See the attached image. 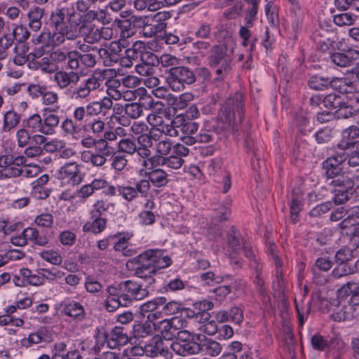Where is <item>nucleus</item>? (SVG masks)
I'll use <instances>...</instances> for the list:
<instances>
[{
  "mask_svg": "<svg viewBox=\"0 0 359 359\" xmlns=\"http://www.w3.org/2000/svg\"><path fill=\"white\" fill-rule=\"evenodd\" d=\"M106 13L104 10H90L81 14L74 8L60 6L52 11L50 25L53 30L43 29L36 37V42L45 46L56 47L66 41H74L78 38L77 32L85 30L86 27H95L93 23L95 20L104 22Z\"/></svg>",
  "mask_w": 359,
  "mask_h": 359,
  "instance_id": "obj_1",
  "label": "nucleus"
},
{
  "mask_svg": "<svg viewBox=\"0 0 359 359\" xmlns=\"http://www.w3.org/2000/svg\"><path fill=\"white\" fill-rule=\"evenodd\" d=\"M135 260L138 266L135 274L141 278H150L157 269L167 268L172 264L170 257L158 249L147 250L139 255Z\"/></svg>",
  "mask_w": 359,
  "mask_h": 359,
  "instance_id": "obj_2",
  "label": "nucleus"
},
{
  "mask_svg": "<svg viewBox=\"0 0 359 359\" xmlns=\"http://www.w3.org/2000/svg\"><path fill=\"white\" fill-rule=\"evenodd\" d=\"M109 71L95 69L91 75L83 80L76 87H71L65 94L73 100L87 99L90 93L97 90L103 89V83Z\"/></svg>",
  "mask_w": 359,
  "mask_h": 359,
  "instance_id": "obj_3",
  "label": "nucleus"
},
{
  "mask_svg": "<svg viewBox=\"0 0 359 359\" xmlns=\"http://www.w3.org/2000/svg\"><path fill=\"white\" fill-rule=\"evenodd\" d=\"M232 62V55L228 53L226 46L218 45L212 48L208 63L215 72L217 80H223L231 72Z\"/></svg>",
  "mask_w": 359,
  "mask_h": 359,
  "instance_id": "obj_4",
  "label": "nucleus"
},
{
  "mask_svg": "<svg viewBox=\"0 0 359 359\" xmlns=\"http://www.w3.org/2000/svg\"><path fill=\"white\" fill-rule=\"evenodd\" d=\"M170 349L180 355L182 354V347L179 343L165 341L161 336L156 334L144 345V349L138 350L142 351L149 357H156L160 355L165 357V359H172V353Z\"/></svg>",
  "mask_w": 359,
  "mask_h": 359,
  "instance_id": "obj_5",
  "label": "nucleus"
},
{
  "mask_svg": "<svg viewBox=\"0 0 359 359\" xmlns=\"http://www.w3.org/2000/svg\"><path fill=\"white\" fill-rule=\"evenodd\" d=\"M196 80L194 73L185 67H172L169 70L167 82L174 91H180L185 85H190Z\"/></svg>",
  "mask_w": 359,
  "mask_h": 359,
  "instance_id": "obj_6",
  "label": "nucleus"
},
{
  "mask_svg": "<svg viewBox=\"0 0 359 359\" xmlns=\"http://www.w3.org/2000/svg\"><path fill=\"white\" fill-rule=\"evenodd\" d=\"M171 18V15L169 12L160 11L151 16L144 17H132L133 18V22L137 26L144 27V29L147 27H150V36L155 34L157 32L164 30L166 27V23L165 22L167 20Z\"/></svg>",
  "mask_w": 359,
  "mask_h": 359,
  "instance_id": "obj_7",
  "label": "nucleus"
},
{
  "mask_svg": "<svg viewBox=\"0 0 359 359\" xmlns=\"http://www.w3.org/2000/svg\"><path fill=\"white\" fill-rule=\"evenodd\" d=\"M229 253L235 264H240V257L244 255L245 257L252 259L255 257L254 251L250 244L241 241L234 232L229 233L228 237Z\"/></svg>",
  "mask_w": 359,
  "mask_h": 359,
  "instance_id": "obj_8",
  "label": "nucleus"
},
{
  "mask_svg": "<svg viewBox=\"0 0 359 359\" xmlns=\"http://www.w3.org/2000/svg\"><path fill=\"white\" fill-rule=\"evenodd\" d=\"M151 188L149 182L142 179L135 183L133 187L130 184H121L118 196L128 202H131L137 198L138 194L141 196H147Z\"/></svg>",
  "mask_w": 359,
  "mask_h": 359,
  "instance_id": "obj_9",
  "label": "nucleus"
},
{
  "mask_svg": "<svg viewBox=\"0 0 359 359\" xmlns=\"http://www.w3.org/2000/svg\"><path fill=\"white\" fill-rule=\"evenodd\" d=\"M329 184L334 187V202L336 203L341 204L348 200V192L353 187V182L351 177L341 173L339 176L332 179Z\"/></svg>",
  "mask_w": 359,
  "mask_h": 359,
  "instance_id": "obj_10",
  "label": "nucleus"
},
{
  "mask_svg": "<svg viewBox=\"0 0 359 359\" xmlns=\"http://www.w3.org/2000/svg\"><path fill=\"white\" fill-rule=\"evenodd\" d=\"M243 95L236 93L233 97H229L222 107V116L224 121L231 123L236 118V113L239 118L243 116Z\"/></svg>",
  "mask_w": 359,
  "mask_h": 359,
  "instance_id": "obj_11",
  "label": "nucleus"
},
{
  "mask_svg": "<svg viewBox=\"0 0 359 359\" xmlns=\"http://www.w3.org/2000/svg\"><path fill=\"white\" fill-rule=\"evenodd\" d=\"M147 123L156 131L170 137H177L176 130L173 128L172 120L163 116L161 113L153 112L147 117Z\"/></svg>",
  "mask_w": 359,
  "mask_h": 359,
  "instance_id": "obj_12",
  "label": "nucleus"
},
{
  "mask_svg": "<svg viewBox=\"0 0 359 359\" xmlns=\"http://www.w3.org/2000/svg\"><path fill=\"white\" fill-rule=\"evenodd\" d=\"M80 170L81 166L76 162H67L57 170V176L74 186L79 185L83 180Z\"/></svg>",
  "mask_w": 359,
  "mask_h": 359,
  "instance_id": "obj_13",
  "label": "nucleus"
},
{
  "mask_svg": "<svg viewBox=\"0 0 359 359\" xmlns=\"http://www.w3.org/2000/svg\"><path fill=\"white\" fill-rule=\"evenodd\" d=\"M346 160L344 154H337L328 157L323 163V168L327 179L332 180L343 173V164Z\"/></svg>",
  "mask_w": 359,
  "mask_h": 359,
  "instance_id": "obj_14",
  "label": "nucleus"
},
{
  "mask_svg": "<svg viewBox=\"0 0 359 359\" xmlns=\"http://www.w3.org/2000/svg\"><path fill=\"white\" fill-rule=\"evenodd\" d=\"M78 38L83 37V41L90 44L99 42L102 39L109 40L113 34L112 29L109 27H86L85 30L77 32Z\"/></svg>",
  "mask_w": 359,
  "mask_h": 359,
  "instance_id": "obj_15",
  "label": "nucleus"
},
{
  "mask_svg": "<svg viewBox=\"0 0 359 359\" xmlns=\"http://www.w3.org/2000/svg\"><path fill=\"white\" fill-rule=\"evenodd\" d=\"M50 57L55 64L65 63L67 69L77 70L79 55L76 50L65 51L62 49H57L52 52Z\"/></svg>",
  "mask_w": 359,
  "mask_h": 359,
  "instance_id": "obj_16",
  "label": "nucleus"
},
{
  "mask_svg": "<svg viewBox=\"0 0 359 359\" xmlns=\"http://www.w3.org/2000/svg\"><path fill=\"white\" fill-rule=\"evenodd\" d=\"M121 288H122V295H126L128 297V305L132 301L141 300L147 297L149 292L146 288H143L142 285L132 280H126L121 283Z\"/></svg>",
  "mask_w": 359,
  "mask_h": 359,
  "instance_id": "obj_17",
  "label": "nucleus"
},
{
  "mask_svg": "<svg viewBox=\"0 0 359 359\" xmlns=\"http://www.w3.org/2000/svg\"><path fill=\"white\" fill-rule=\"evenodd\" d=\"M76 70L69 72L65 70L57 71L53 78V82L60 90H67L76 85L80 80V75Z\"/></svg>",
  "mask_w": 359,
  "mask_h": 359,
  "instance_id": "obj_18",
  "label": "nucleus"
},
{
  "mask_svg": "<svg viewBox=\"0 0 359 359\" xmlns=\"http://www.w3.org/2000/svg\"><path fill=\"white\" fill-rule=\"evenodd\" d=\"M100 71H109L106 78L104 79V85L106 86V93L108 96L117 101L121 100V91H123V86L121 80L114 78L116 72L112 69H100Z\"/></svg>",
  "mask_w": 359,
  "mask_h": 359,
  "instance_id": "obj_19",
  "label": "nucleus"
},
{
  "mask_svg": "<svg viewBox=\"0 0 359 359\" xmlns=\"http://www.w3.org/2000/svg\"><path fill=\"white\" fill-rule=\"evenodd\" d=\"M60 107V105H56L55 107H46L43 109V135H52L55 133V128L60 123V117L54 112L57 111Z\"/></svg>",
  "mask_w": 359,
  "mask_h": 359,
  "instance_id": "obj_20",
  "label": "nucleus"
},
{
  "mask_svg": "<svg viewBox=\"0 0 359 359\" xmlns=\"http://www.w3.org/2000/svg\"><path fill=\"white\" fill-rule=\"evenodd\" d=\"M157 134L149 130V133L137 137V155L141 158H147L151 155V149L157 142Z\"/></svg>",
  "mask_w": 359,
  "mask_h": 359,
  "instance_id": "obj_21",
  "label": "nucleus"
},
{
  "mask_svg": "<svg viewBox=\"0 0 359 359\" xmlns=\"http://www.w3.org/2000/svg\"><path fill=\"white\" fill-rule=\"evenodd\" d=\"M142 62L135 66V71L141 76H151L154 74V67L158 64L156 55L146 52L141 56Z\"/></svg>",
  "mask_w": 359,
  "mask_h": 359,
  "instance_id": "obj_22",
  "label": "nucleus"
},
{
  "mask_svg": "<svg viewBox=\"0 0 359 359\" xmlns=\"http://www.w3.org/2000/svg\"><path fill=\"white\" fill-rule=\"evenodd\" d=\"M20 176V167L13 163L11 155L0 156V180L17 177Z\"/></svg>",
  "mask_w": 359,
  "mask_h": 359,
  "instance_id": "obj_23",
  "label": "nucleus"
},
{
  "mask_svg": "<svg viewBox=\"0 0 359 359\" xmlns=\"http://www.w3.org/2000/svg\"><path fill=\"white\" fill-rule=\"evenodd\" d=\"M65 315L81 320L85 318L86 312L83 305L74 300H65L60 304Z\"/></svg>",
  "mask_w": 359,
  "mask_h": 359,
  "instance_id": "obj_24",
  "label": "nucleus"
},
{
  "mask_svg": "<svg viewBox=\"0 0 359 359\" xmlns=\"http://www.w3.org/2000/svg\"><path fill=\"white\" fill-rule=\"evenodd\" d=\"M107 334V346L111 349L125 346L129 341V337L122 327H114Z\"/></svg>",
  "mask_w": 359,
  "mask_h": 359,
  "instance_id": "obj_25",
  "label": "nucleus"
},
{
  "mask_svg": "<svg viewBox=\"0 0 359 359\" xmlns=\"http://www.w3.org/2000/svg\"><path fill=\"white\" fill-rule=\"evenodd\" d=\"M197 349L203 355L216 357L221 353L222 346L218 341L204 337L203 339H200V342L197 345Z\"/></svg>",
  "mask_w": 359,
  "mask_h": 359,
  "instance_id": "obj_26",
  "label": "nucleus"
},
{
  "mask_svg": "<svg viewBox=\"0 0 359 359\" xmlns=\"http://www.w3.org/2000/svg\"><path fill=\"white\" fill-rule=\"evenodd\" d=\"M173 128L176 130L177 136L180 130L184 135L194 134L198 128V125L192 121H187L182 115H177L172 119Z\"/></svg>",
  "mask_w": 359,
  "mask_h": 359,
  "instance_id": "obj_27",
  "label": "nucleus"
},
{
  "mask_svg": "<svg viewBox=\"0 0 359 359\" xmlns=\"http://www.w3.org/2000/svg\"><path fill=\"white\" fill-rule=\"evenodd\" d=\"M331 87L342 95H345L349 101L356 87L345 78H334L331 80Z\"/></svg>",
  "mask_w": 359,
  "mask_h": 359,
  "instance_id": "obj_28",
  "label": "nucleus"
},
{
  "mask_svg": "<svg viewBox=\"0 0 359 359\" xmlns=\"http://www.w3.org/2000/svg\"><path fill=\"white\" fill-rule=\"evenodd\" d=\"M133 234L130 232H121L115 235L118 241L115 243L114 248L116 251L121 252L125 256H131L134 254V251L128 249V241L133 237Z\"/></svg>",
  "mask_w": 359,
  "mask_h": 359,
  "instance_id": "obj_29",
  "label": "nucleus"
},
{
  "mask_svg": "<svg viewBox=\"0 0 359 359\" xmlns=\"http://www.w3.org/2000/svg\"><path fill=\"white\" fill-rule=\"evenodd\" d=\"M108 156L87 150L81 153V160L94 167H102L107 163Z\"/></svg>",
  "mask_w": 359,
  "mask_h": 359,
  "instance_id": "obj_30",
  "label": "nucleus"
},
{
  "mask_svg": "<svg viewBox=\"0 0 359 359\" xmlns=\"http://www.w3.org/2000/svg\"><path fill=\"white\" fill-rule=\"evenodd\" d=\"M44 9L38 6L32 7L27 13L29 26L34 32L39 31L42 26Z\"/></svg>",
  "mask_w": 359,
  "mask_h": 359,
  "instance_id": "obj_31",
  "label": "nucleus"
},
{
  "mask_svg": "<svg viewBox=\"0 0 359 359\" xmlns=\"http://www.w3.org/2000/svg\"><path fill=\"white\" fill-rule=\"evenodd\" d=\"M339 292L341 295L351 296L349 302L353 306L359 304V283L348 282L339 290Z\"/></svg>",
  "mask_w": 359,
  "mask_h": 359,
  "instance_id": "obj_32",
  "label": "nucleus"
},
{
  "mask_svg": "<svg viewBox=\"0 0 359 359\" xmlns=\"http://www.w3.org/2000/svg\"><path fill=\"white\" fill-rule=\"evenodd\" d=\"M107 220L103 217L90 216V221L83 226V231L99 233L104 230Z\"/></svg>",
  "mask_w": 359,
  "mask_h": 359,
  "instance_id": "obj_33",
  "label": "nucleus"
},
{
  "mask_svg": "<svg viewBox=\"0 0 359 359\" xmlns=\"http://www.w3.org/2000/svg\"><path fill=\"white\" fill-rule=\"evenodd\" d=\"M146 176L149 183L151 182L156 187H161L166 185L168 182V174L162 169L156 168L150 170L146 172Z\"/></svg>",
  "mask_w": 359,
  "mask_h": 359,
  "instance_id": "obj_34",
  "label": "nucleus"
},
{
  "mask_svg": "<svg viewBox=\"0 0 359 359\" xmlns=\"http://www.w3.org/2000/svg\"><path fill=\"white\" fill-rule=\"evenodd\" d=\"M355 51L349 50L346 53H334L330 55L332 62L339 67H348L354 60Z\"/></svg>",
  "mask_w": 359,
  "mask_h": 359,
  "instance_id": "obj_35",
  "label": "nucleus"
},
{
  "mask_svg": "<svg viewBox=\"0 0 359 359\" xmlns=\"http://www.w3.org/2000/svg\"><path fill=\"white\" fill-rule=\"evenodd\" d=\"M22 116L13 110H9L4 114L3 130L9 132L15 128L20 122Z\"/></svg>",
  "mask_w": 359,
  "mask_h": 359,
  "instance_id": "obj_36",
  "label": "nucleus"
},
{
  "mask_svg": "<svg viewBox=\"0 0 359 359\" xmlns=\"http://www.w3.org/2000/svg\"><path fill=\"white\" fill-rule=\"evenodd\" d=\"M154 323L145 321L143 323L135 324L133 327V334L136 338H145L151 336L155 330Z\"/></svg>",
  "mask_w": 359,
  "mask_h": 359,
  "instance_id": "obj_37",
  "label": "nucleus"
},
{
  "mask_svg": "<svg viewBox=\"0 0 359 359\" xmlns=\"http://www.w3.org/2000/svg\"><path fill=\"white\" fill-rule=\"evenodd\" d=\"M27 241H30L39 246H46L48 239L46 236H40L39 231L34 227H27L22 231Z\"/></svg>",
  "mask_w": 359,
  "mask_h": 359,
  "instance_id": "obj_38",
  "label": "nucleus"
},
{
  "mask_svg": "<svg viewBox=\"0 0 359 359\" xmlns=\"http://www.w3.org/2000/svg\"><path fill=\"white\" fill-rule=\"evenodd\" d=\"M166 302V299L163 297H159L154 300L148 301L140 306V313L143 317L147 316L149 313L157 310L159 306H163Z\"/></svg>",
  "mask_w": 359,
  "mask_h": 359,
  "instance_id": "obj_39",
  "label": "nucleus"
},
{
  "mask_svg": "<svg viewBox=\"0 0 359 359\" xmlns=\"http://www.w3.org/2000/svg\"><path fill=\"white\" fill-rule=\"evenodd\" d=\"M116 22L121 32L120 40L123 42L135 34V28L132 25L130 20H118Z\"/></svg>",
  "mask_w": 359,
  "mask_h": 359,
  "instance_id": "obj_40",
  "label": "nucleus"
},
{
  "mask_svg": "<svg viewBox=\"0 0 359 359\" xmlns=\"http://www.w3.org/2000/svg\"><path fill=\"white\" fill-rule=\"evenodd\" d=\"M128 297L126 295H121L119 297H107L104 300V306L107 311L114 312L121 306H128Z\"/></svg>",
  "mask_w": 359,
  "mask_h": 359,
  "instance_id": "obj_41",
  "label": "nucleus"
},
{
  "mask_svg": "<svg viewBox=\"0 0 359 359\" xmlns=\"http://www.w3.org/2000/svg\"><path fill=\"white\" fill-rule=\"evenodd\" d=\"M359 255V245H356L355 248L351 250L348 248H344L338 250L335 255L336 262L342 264L348 261L353 257Z\"/></svg>",
  "mask_w": 359,
  "mask_h": 359,
  "instance_id": "obj_42",
  "label": "nucleus"
},
{
  "mask_svg": "<svg viewBox=\"0 0 359 359\" xmlns=\"http://www.w3.org/2000/svg\"><path fill=\"white\" fill-rule=\"evenodd\" d=\"M26 129L32 133H41L43 134V118L39 114H34L28 117L25 121Z\"/></svg>",
  "mask_w": 359,
  "mask_h": 359,
  "instance_id": "obj_43",
  "label": "nucleus"
},
{
  "mask_svg": "<svg viewBox=\"0 0 359 359\" xmlns=\"http://www.w3.org/2000/svg\"><path fill=\"white\" fill-rule=\"evenodd\" d=\"M60 128L65 136H69L73 138H76V135L80 132V128H79L75 121L68 117L62 122Z\"/></svg>",
  "mask_w": 359,
  "mask_h": 359,
  "instance_id": "obj_44",
  "label": "nucleus"
},
{
  "mask_svg": "<svg viewBox=\"0 0 359 359\" xmlns=\"http://www.w3.org/2000/svg\"><path fill=\"white\" fill-rule=\"evenodd\" d=\"M45 339V334L38 330L30 333L28 337H24L20 340V345L25 348H29L33 345L41 343Z\"/></svg>",
  "mask_w": 359,
  "mask_h": 359,
  "instance_id": "obj_45",
  "label": "nucleus"
},
{
  "mask_svg": "<svg viewBox=\"0 0 359 359\" xmlns=\"http://www.w3.org/2000/svg\"><path fill=\"white\" fill-rule=\"evenodd\" d=\"M157 142H155L154 148L156 153L165 157L171 151L172 142L169 138L164 137H159L157 135Z\"/></svg>",
  "mask_w": 359,
  "mask_h": 359,
  "instance_id": "obj_46",
  "label": "nucleus"
},
{
  "mask_svg": "<svg viewBox=\"0 0 359 359\" xmlns=\"http://www.w3.org/2000/svg\"><path fill=\"white\" fill-rule=\"evenodd\" d=\"M114 205L107 201L97 200L93 205L90 211V216L102 217L104 212H107Z\"/></svg>",
  "mask_w": 359,
  "mask_h": 359,
  "instance_id": "obj_47",
  "label": "nucleus"
},
{
  "mask_svg": "<svg viewBox=\"0 0 359 359\" xmlns=\"http://www.w3.org/2000/svg\"><path fill=\"white\" fill-rule=\"evenodd\" d=\"M147 95V90L143 87H139L136 89H126L121 91V99L125 101H134L137 97L140 99Z\"/></svg>",
  "mask_w": 359,
  "mask_h": 359,
  "instance_id": "obj_48",
  "label": "nucleus"
},
{
  "mask_svg": "<svg viewBox=\"0 0 359 359\" xmlns=\"http://www.w3.org/2000/svg\"><path fill=\"white\" fill-rule=\"evenodd\" d=\"M118 149L120 152L129 155H133L135 153L137 154V147L135 141L128 137L122 138L118 142Z\"/></svg>",
  "mask_w": 359,
  "mask_h": 359,
  "instance_id": "obj_49",
  "label": "nucleus"
},
{
  "mask_svg": "<svg viewBox=\"0 0 359 359\" xmlns=\"http://www.w3.org/2000/svg\"><path fill=\"white\" fill-rule=\"evenodd\" d=\"M39 255L43 260L54 264L59 265L62 262V257L58 251L43 250L39 252Z\"/></svg>",
  "mask_w": 359,
  "mask_h": 359,
  "instance_id": "obj_50",
  "label": "nucleus"
},
{
  "mask_svg": "<svg viewBox=\"0 0 359 359\" xmlns=\"http://www.w3.org/2000/svg\"><path fill=\"white\" fill-rule=\"evenodd\" d=\"M356 20V15L351 13H342L334 15L333 18L334 24L339 27L352 25Z\"/></svg>",
  "mask_w": 359,
  "mask_h": 359,
  "instance_id": "obj_51",
  "label": "nucleus"
},
{
  "mask_svg": "<svg viewBox=\"0 0 359 359\" xmlns=\"http://www.w3.org/2000/svg\"><path fill=\"white\" fill-rule=\"evenodd\" d=\"M41 101L42 104L47 107H55L58 105L59 95L55 91L48 90L47 87L41 97Z\"/></svg>",
  "mask_w": 359,
  "mask_h": 359,
  "instance_id": "obj_52",
  "label": "nucleus"
},
{
  "mask_svg": "<svg viewBox=\"0 0 359 359\" xmlns=\"http://www.w3.org/2000/svg\"><path fill=\"white\" fill-rule=\"evenodd\" d=\"M308 84L309 87L313 90H321L329 85L331 86V80L323 76H312L309 79Z\"/></svg>",
  "mask_w": 359,
  "mask_h": 359,
  "instance_id": "obj_53",
  "label": "nucleus"
},
{
  "mask_svg": "<svg viewBox=\"0 0 359 359\" xmlns=\"http://www.w3.org/2000/svg\"><path fill=\"white\" fill-rule=\"evenodd\" d=\"M164 158L163 156L156 154L154 156L147 158H142V166L146 170H152L154 167L164 165Z\"/></svg>",
  "mask_w": 359,
  "mask_h": 359,
  "instance_id": "obj_54",
  "label": "nucleus"
},
{
  "mask_svg": "<svg viewBox=\"0 0 359 359\" xmlns=\"http://www.w3.org/2000/svg\"><path fill=\"white\" fill-rule=\"evenodd\" d=\"M126 114L133 119L139 118L143 114V107L137 102L126 104L124 107Z\"/></svg>",
  "mask_w": 359,
  "mask_h": 359,
  "instance_id": "obj_55",
  "label": "nucleus"
},
{
  "mask_svg": "<svg viewBox=\"0 0 359 359\" xmlns=\"http://www.w3.org/2000/svg\"><path fill=\"white\" fill-rule=\"evenodd\" d=\"M39 272H40L41 273L43 284L46 279L49 281H54L57 279H60L63 278L65 275L64 272L57 269H48L42 268L39 269Z\"/></svg>",
  "mask_w": 359,
  "mask_h": 359,
  "instance_id": "obj_56",
  "label": "nucleus"
},
{
  "mask_svg": "<svg viewBox=\"0 0 359 359\" xmlns=\"http://www.w3.org/2000/svg\"><path fill=\"white\" fill-rule=\"evenodd\" d=\"M53 215L50 212L41 213L34 219V223L36 226L46 229H50L53 226Z\"/></svg>",
  "mask_w": 359,
  "mask_h": 359,
  "instance_id": "obj_57",
  "label": "nucleus"
},
{
  "mask_svg": "<svg viewBox=\"0 0 359 359\" xmlns=\"http://www.w3.org/2000/svg\"><path fill=\"white\" fill-rule=\"evenodd\" d=\"M323 104L326 108L334 109L341 107L342 100L336 94H329L324 97Z\"/></svg>",
  "mask_w": 359,
  "mask_h": 359,
  "instance_id": "obj_58",
  "label": "nucleus"
},
{
  "mask_svg": "<svg viewBox=\"0 0 359 359\" xmlns=\"http://www.w3.org/2000/svg\"><path fill=\"white\" fill-rule=\"evenodd\" d=\"M332 266V262L329 258L319 257L316 260L314 265L311 267V271L313 274L317 273L318 270L327 271Z\"/></svg>",
  "mask_w": 359,
  "mask_h": 359,
  "instance_id": "obj_59",
  "label": "nucleus"
},
{
  "mask_svg": "<svg viewBox=\"0 0 359 359\" xmlns=\"http://www.w3.org/2000/svg\"><path fill=\"white\" fill-rule=\"evenodd\" d=\"M47 86L39 83H32L27 86V93L32 99L36 100L41 97Z\"/></svg>",
  "mask_w": 359,
  "mask_h": 359,
  "instance_id": "obj_60",
  "label": "nucleus"
},
{
  "mask_svg": "<svg viewBox=\"0 0 359 359\" xmlns=\"http://www.w3.org/2000/svg\"><path fill=\"white\" fill-rule=\"evenodd\" d=\"M67 344L60 341L55 343L52 348L51 359H66Z\"/></svg>",
  "mask_w": 359,
  "mask_h": 359,
  "instance_id": "obj_61",
  "label": "nucleus"
},
{
  "mask_svg": "<svg viewBox=\"0 0 359 359\" xmlns=\"http://www.w3.org/2000/svg\"><path fill=\"white\" fill-rule=\"evenodd\" d=\"M13 37L19 42H23L29 37V32L23 25H15L13 29Z\"/></svg>",
  "mask_w": 359,
  "mask_h": 359,
  "instance_id": "obj_62",
  "label": "nucleus"
},
{
  "mask_svg": "<svg viewBox=\"0 0 359 359\" xmlns=\"http://www.w3.org/2000/svg\"><path fill=\"white\" fill-rule=\"evenodd\" d=\"M86 129H90L91 132L99 135L104 132L105 123L100 118H94L86 125Z\"/></svg>",
  "mask_w": 359,
  "mask_h": 359,
  "instance_id": "obj_63",
  "label": "nucleus"
},
{
  "mask_svg": "<svg viewBox=\"0 0 359 359\" xmlns=\"http://www.w3.org/2000/svg\"><path fill=\"white\" fill-rule=\"evenodd\" d=\"M311 342L313 348L320 351H325L329 346L328 341L318 334H316L311 337Z\"/></svg>",
  "mask_w": 359,
  "mask_h": 359,
  "instance_id": "obj_64",
  "label": "nucleus"
}]
</instances>
